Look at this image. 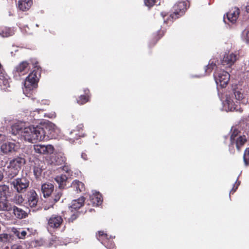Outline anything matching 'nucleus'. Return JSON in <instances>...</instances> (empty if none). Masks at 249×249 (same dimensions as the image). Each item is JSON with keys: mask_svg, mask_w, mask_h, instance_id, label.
Segmentation results:
<instances>
[{"mask_svg": "<svg viewBox=\"0 0 249 249\" xmlns=\"http://www.w3.org/2000/svg\"><path fill=\"white\" fill-rule=\"evenodd\" d=\"M16 235L19 239H24L27 234V232L25 231H17L15 232Z\"/></svg>", "mask_w": 249, "mask_h": 249, "instance_id": "obj_37", "label": "nucleus"}, {"mask_svg": "<svg viewBox=\"0 0 249 249\" xmlns=\"http://www.w3.org/2000/svg\"><path fill=\"white\" fill-rule=\"evenodd\" d=\"M62 193L61 191H55L53 194V200L51 202L53 206L55 203L58 201L61 197Z\"/></svg>", "mask_w": 249, "mask_h": 249, "instance_id": "obj_30", "label": "nucleus"}, {"mask_svg": "<svg viewBox=\"0 0 249 249\" xmlns=\"http://www.w3.org/2000/svg\"><path fill=\"white\" fill-rule=\"evenodd\" d=\"M32 0H18V8L23 11L28 10L32 5Z\"/></svg>", "mask_w": 249, "mask_h": 249, "instance_id": "obj_20", "label": "nucleus"}, {"mask_svg": "<svg viewBox=\"0 0 249 249\" xmlns=\"http://www.w3.org/2000/svg\"><path fill=\"white\" fill-rule=\"evenodd\" d=\"M9 187L5 184L0 185V194L3 196H6L9 193Z\"/></svg>", "mask_w": 249, "mask_h": 249, "instance_id": "obj_32", "label": "nucleus"}, {"mask_svg": "<svg viewBox=\"0 0 249 249\" xmlns=\"http://www.w3.org/2000/svg\"><path fill=\"white\" fill-rule=\"evenodd\" d=\"M38 201V195L34 190H31L30 192L29 196L28 197L29 205L31 207H35L36 206Z\"/></svg>", "mask_w": 249, "mask_h": 249, "instance_id": "obj_17", "label": "nucleus"}, {"mask_svg": "<svg viewBox=\"0 0 249 249\" xmlns=\"http://www.w3.org/2000/svg\"><path fill=\"white\" fill-rule=\"evenodd\" d=\"M68 179V177L65 175H60L57 176L54 180L58 184L60 188H64L66 186V182Z\"/></svg>", "mask_w": 249, "mask_h": 249, "instance_id": "obj_22", "label": "nucleus"}, {"mask_svg": "<svg viewBox=\"0 0 249 249\" xmlns=\"http://www.w3.org/2000/svg\"><path fill=\"white\" fill-rule=\"evenodd\" d=\"M240 184V181H239V182L236 181L235 184L233 185V187L232 189L230 191V194H231V193L233 194L236 191V190L237 189V188H238V186H239Z\"/></svg>", "mask_w": 249, "mask_h": 249, "instance_id": "obj_40", "label": "nucleus"}, {"mask_svg": "<svg viewBox=\"0 0 249 249\" xmlns=\"http://www.w3.org/2000/svg\"><path fill=\"white\" fill-rule=\"evenodd\" d=\"M240 132L238 130L235 129L233 130L230 137V145H233L234 144L235 140L238 138Z\"/></svg>", "mask_w": 249, "mask_h": 249, "instance_id": "obj_31", "label": "nucleus"}, {"mask_svg": "<svg viewBox=\"0 0 249 249\" xmlns=\"http://www.w3.org/2000/svg\"><path fill=\"white\" fill-rule=\"evenodd\" d=\"M3 137V135L2 134H0V138Z\"/></svg>", "mask_w": 249, "mask_h": 249, "instance_id": "obj_49", "label": "nucleus"}, {"mask_svg": "<svg viewBox=\"0 0 249 249\" xmlns=\"http://www.w3.org/2000/svg\"><path fill=\"white\" fill-rule=\"evenodd\" d=\"M34 149L35 153L40 155L51 154L54 151L53 146L50 144H35L34 145Z\"/></svg>", "mask_w": 249, "mask_h": 249, "instance_id": "obj_9", "label": "nucleus"}, {"mask_svg": "<svg viewBox=\"0 0 249 249\" xmlns=\"http://www.w3.org/2000/svg\"><path fill=\"white\" fill-rule=\"evenodd\" d=\"M13 206L7 199L0 200V211L10 212Z\"/></svg>", "mask_w": 249, "mask_h": 249, "instance_id": "obj_23", "label": "nucleus"}, {"mask_svg": "<svg viewBox=\"0 0 249 249\" xmlns=\"http://www.w3.org/2000/svg\"><path fill=\"white\" fill-rule=\"evenodd\" d=\"M243 160L246 166L249 165V148H247L244 153Z\"/></svg>", "mask_w": 249, "mask_h": 249, "instance_id": "obj_35", "label": "nucleus"}, {"mask_svg": "<svg viewBox=\"0 0 249 249\" xmlns=\"http://www.w3.org/2000/svg\"><path fill=\"white\" fill-rule=\"evenodd\" d=\"M247 142L246 137L245 135L239 136L235 140L234 144L236 145L237 150L240 151L241 147H242Z\"/></svg>", "mask_w": 249, "mask_h": 249, "instance_id": "obj_25", "label": "nucleus"}, {"mask_svg": "<svg viewBox=\"0 0 249 249\" xmlns=\"http://www.w3.org/2000/svg\"><path fill=\"white\" fill-rule=\"evenodd\" d=\"M71 214L70 217L68 218V222H73L79 216L80 214V213L78 211H73L72 212H71Z\"/></svg>", "mask_w": 249, "mask_h": 249, "instance_id": "obj_33", "label": "nucleus"}, {"mask_svg": "<svg viewBox=\"0 0 249 249\" xmlns=\"http://www.w3.org/2000/svg\"><path fill=\"white\" fill-rule=\"evenodd\" d=\"M216 67L215 64L213 63V62L210 63L207 66L206 71L207 72H210L212 70H213Z\"/></svg>", "mask_w": 249, "mask_h": 249, "instance_id": "obj_39", "label": "nucleus"}, {"mask_svg": "<svg viewBox=\"0 0 249 249\" xmlns=\"http://www.w3.org/2000/svg\"><path fill=\"white\" fill-rule=\"evenodd\" d=\"M219 98L225 107L228 110L232 111L236 108V104L242 103L247 104L248 99L245 97V94H219Z\"/></svg>", "mask_w": 249, "mask_h": 249, "instance_id": "obj_2", "label": "nucleus"}, {"mask_svg": "<svg viewBox=\"0 0 249 249\" xmlns=\"http://www.w3.org/2000/svg\"><path fill=\"white\" fill-rule=\"evenodd\" d=\"M214 78L217 87H225L230 80V74L225 71H221L214 74Z\"/></svg>", "mask_w": 249, "mask_h": 249, "instance_id": "obj_8", "label": "nucleus"}, {"mask_svg": "<svg viewBox=\"0 0 249 249\" xmlns=\"http://www.w3.org/2000/svg\"><path fill=\"white\" fill-rule=\"evenodd\" d=\"M42 169L39 166L34 167L33 173L36 178H39L42 174Z\"/></svg>", "mask_w": 249, "mask_h": 249, "instance_id": "obj_34", "label": "nucleus"}, {"mask_svg": "<svg viewBox=\"0 0 249 249\" xmlns=\"http://www.w3.org/2000/svg\"><path fill=\"white\" fill-rule=\"evenodd\" d=\"M237 59V55L234 53L225 54L222 60V64L226 67L231 66Z\"/></svg>", "mask_w": 249, "mask_h": 249, "instance_id": "obj_10", "label": "nucleus"}, {"mask_svg": "<svg viewBox=\"0 0 249 249\" xmlns=\"http://www.w3.org/2000/svg\"><path fill=\"white\" fill-rule=\"evenodd\" d=\"M189 7L188 1H180L178 2L174 6V13L171 15L172 18H177L182 16L187 9Z\"/></svg>", "mask_w": 249, "mask_h": 249, "instance_id": "obj_6", "label": "nucleus"}, {"mask_svg": "<svg viewBox=\"0 0 249 249\" xmlns=\"http://www.w3.org/2000/svg\"><path fill=\"white\" fill-rule=\"evenodd\" d=\"M15 32L13 29L8 27H3L0 30V36L2 37H8L13 35Z\"/></svg>", "mask_w": 249, "mask_h": 249, "instance_id": "obj_27", "label": "nucleus"}, {"mask_svg": "<svg viewBox=\"0 0 249 249\" xmlns=\"http://www.w3.org/2000/svg\"><path fill=\"white\" fill-rule=\"evenodd\" d=\"M40 74V71L37 68L28 75L24 80V91L30 92L37 88Z\"/></svg>", "mask_w": 249, "mask_h": 249, "instance_id": "obj_3", "label": "nucleus"}, {"mask_svg": "<svg viewBox=\"0 0 249 249\" xmlns=\"http://www.w3.org/2000/svg\"><path fill=\"white\" fill-rule=\"evenodd\" d=\"M15 144L11 142L3 143L0 147L1 151L4 154H7L15 150Z\"/></svg>", "mask_w": 249, "mask_h": 249, "instance_id": "obj_19", "label": "nucleus"}, {"mask_svg": "<svg viewBox=\"0 0 249 249\" xmlns=\"http://www.w3.org/2000/svg\"><path fill=\"white\" fill-rule=\"evenodd\" d=\"M62 170L69 174L71 172V169L68 166L65 165L63 166Z\"/></svg>", "mask_w": 249, "mask_h": 249, "instance_id": "obj_42", "label": "nucleus"}, {"mask_svg": "<svg viewBox=\"0 0 249 249\" xmlns=\"http://www.w3.org/2000/svg\"><path fill=\"white\" fill-rule=\"evenodd\" d=\"M84 126L83 124H80L77 126V127L74 129L76 130H79L80 131L83 132V128Z\"/></svg>", "mask_w": 249, "mask_h": 249, "instance_id": "obj_44", "label": "nucleus"}, {"mask_svg": "<svg viewBox=\"0 0 249 249\" xmlns=\"http://www.w3.org/2000/svg\"><path fill=\"white\" fill-rule=\"evenodd\" d=\"M13 201L17 204H21L23 203L24 199L21 195H16L13 198Z\"/></svg>", "mask_w": 249, "mask_h": 249, "instance_id": "obj_36", "label": "nucleus"}, {"mask_svg": "<svg viewBox=\"0 0 249 249\" xmlns=\"http://www.w3.org/2000/svg\"><path fill=\"white\" fill-rule=\"evenodd\" d=\"M47 138H48V136H47V138H46V137H45V139H47Z\"/></svg>", "mask_w": 249, "mask_h": 249, "instance_id": "obj_51", "label": "nucleus"}, {"mask_svg": "<svg viewBox=\"0 0 249 249\" xmlns=\"http://www.w3.org/2000/svg\"><path fill=\"white\" fill-rule=\"evenodd\" d=\"M239 15V9L237 8H234L227 14V17L229 21L234 23Z\"/></svg>", "mask_w": 249, "mask_h": 249, "instance_id": "obj_16", "label": "nucleus"}, {"mask_svg": "<svg viewBox=\"0 0 249 249\" xmlns=\"http://www.w3.org/2000/svg\"><path fill=\"white\" fill-rule=\"evenodd\" d=\"M4 171L5 172L6 178L12 180L18 175L19 172L16 168L10 166L9 164L4 170Z\"/></svg>", "mask_w": 249, "mask_h": 249, "instance_id": "obj_15", "label": "nucleus"}, {"mask_svg": "<svg viewBox=\"0 0 249 249\" xmlns=\"http://www.w3.org/2000/svg\"><path fill=\"white\" fill-rule=\"evenodd\" d=\"M11 249H23V247L20 245L14 244L11 246Z\"/></svg>", "mask_w": 249, "mask_h": 249, "instance_id": "obj_43", "label": "nucleus"}, {"mask_svg": "<svg viewBox=\"0 0 249 249\" xmlns=\"http://www.w3.org/2000/svg\"><path fill=\"white\" fill-rule=\"evenodd\" d=\"M97 239L104 245L107 249H116L114 242L112 239L108 237V235L104 231H99L96 234Z\"/></svg>", "mask_w": 249, "mask_h": 249, "instance_id": "obj_7", "label": "nucleus"}, {"mask_svg": "<svg viewBox=\"0 0 249 249\" xmlns=\"http://www.w3.org/2000/svg\"><path fill=\"white\" fill-rule=\"evenodd\" d=\"M85 201V198L81 196L77 199L72 200L71 205L70 207L71 212L73 211H78V210L84 206Z\"/></svg>", "mask_w": 249, "mask_h": 249, "instance_id": "obj_14", "label": "nucleus"}, {"mask_svg": "<svg viewBox=\"0 0 249 249\" xmlns=\"http://www.w3.org/2000/svg\"><path fill=\"white\" fill-rule=\"evenodd\" d=\"M89 97L88 94H81L77 99V103L79 105H83L89 101Z\"/></svg>", "mask_w": 249, "mask_h": 249, "instance_id": "obj_29", "label": "nucleus"}, {"mask_svg": "<svg viewBox=\"0 0 249 249\" xmlns=\"http://www.w3.org/2000/svg\"><path fill=\"white\" fill-rule=\"evenodd\" d=\"M0 86L3 89H5L9 87L8 76L1 71H0Z\"/></svg>", "mask_w": 249, "mask_h": 249, "instance_id": "obj_18", "label": "nucleus"}, {"mask_svg": "<svg viewBox=\"0 0 249 249\" xmlns=\"http://www.w3.org/2000/svg\"><path fill=\"white\" fill-rule=\"evenodd\" d=\"M12 211L15 216L18 219H21L27 216V213L23 210L15 206H13Z\"/></svg>", "mask_w": 249, "mask_h": 249, "instance_id": "obj_21", "label": "nucleus"}, {"mask_svg": "<svg viewBox=\"0 0 249 249\" xmlns=\"http://www.w3.org/2000/svg\"><path fill=\"white\" fill-rule=\"evenodd\" d=\"M10 185L18 193H25L28 188L30 185V180L28 178L22 176L13 179L11 181H8Z\"/></svg>", "mask_w": 249, "mask_h": 249, "instance_id": "obj_4", "label": "nucleus"}, {"mask_svg": "<svg viewBox=\"0 0 249 249\" xmlns=\"http://www.w3.org/2000/svg\"><path fill=\"white\" fill-rule=\"evenodd\" d=\"M81 157L82 158H83L84 160H87V156L86 154L85 153H82V155H81Z\"/></svg>", "mask_w": 249, "mask_h": 249, "instance_id": "obj_45", "label": "nucleus"}, {"mask_svg": "<svg viewBox=\"0 0 249 249\" xmlns=\"http://www.w3.org/2000/svg\"><path fill=\"white\" fill-rule=\"evenodd\" d=\"M46 134L45 130L42 126H30L24 128L22 136L25 141L34 143L37 141L44 140L46 137Z\"/></svg>", "mask_w": 249, "mask_h": 249, "instance_id": "obj_1", "label": "nucleus"}, {"mask_svg": "<svg viewBox=\"0 0 249 249\" xmlns=\"http://www.w3.org/2000/svg\"><path fill=\"white\" fill-rule=\"evenodd\" d=\"M243 38L247 42H249V30H244L243 32Z\"/></svg>", "mask_w": 249, "mask_h": 249, "instance_id": "obj_38", "label": "nucleus"}, {"mask_svg": "<svg viewBox=\"0 0 249 249\" xmlns=\"http://www.w3.org/2000/svg\"><path fill=\"white\" fill-rule=\"evenodd\" d=\"M246 9V11L248 13H249V4L247 5Z\"/></svg>", "mask_w": 249, "mask_h": 249, "instance_id": "obj_47", "label": "nucleus"}, {"mask_svg": "<svg viewBox=\"0 0 249 249\" xmlns=\"http://www.w3.org/2000/svg\"><path fill=\"white\" fill-rule=\"evenodd\" d=\"M155 0H144L146 6L148 7L152 6L155 3Z\"/></svg>", "mask_w": 249, "mask_h": 249, "instance_id": "obj_41", "label": "nucleus"}, {"mask_svg": "<svg viewBox=\"0 0 249 249\" xmlns=\"http://www.w3.org/2000/svg\"><path fill=\"white\" fill-rule=\"evenodd\" d=\"M90 198L93 205L99 206L102 204V197L100 193L93 194L90 196Z\"/></svg>", "mask_w": 249, "mask_h": 249, "instance_id": "obj_26", "label": "nucleus"}, {"mask_svg": "<svg viewBox=\"0 0 249 249\" xmlns=\"http://www.w3.org/2000/svg\"><path fill=\"white\" fill-rule=\"evenodd\" d=\"M29 64L26 61H23L15 68L16 72L19 75H25L29 70Z\"/></svg>", "mask_w": 249, "mask_h": 249, "instance_id": "obj_13", "label": "nucleus"}, {"mask_svg": "<svg viewBox=\"0 0 249 249\" xmlns=\"http://www.w3.org/2000/svg\"><path fill=\"white\" fill-rule=\"evenodd\" d=\"M63 161H64V160H62L61 162H60V161L57 162V161H56V162L57 164H61L62 163V162H63Z\"/></svg>", "mask_w": 249, "mask_h": 249, "instance_id": "obj_48", "label": "nucleus"}, {"mask_svg": "<svg viewBox=\"0 0 249 249\" xmlns=\"http://www.w3.org/2000/svg\"><path fill=\"white\" fill-rule=\"evenodd\" d=\"M47 228L53 230L59 229L63 223L62 216L56 214H53L47 218Z\"/></svg>", "mask_w": 249, "mask_h": 249, "instance_id": "obj_5", "label": "nucleus"}, {"mask_svg": "<svg viewBox=\"0 0 249 249\" xmlns=\"http://www.w3.org/2000/svg\"><path fill=\"white\" fill-rule=\"evenodd\" d=\"M70 135L71 139L78 140L81 137H84V133L79 130L73 129L70 132Z\"/></svg>", "mask_w": 249, "mask_h": 249, "instance_id": "obj_28", "label": "nucleus"}, {"mask_svg": "<svg viewBox=\"0 0 249 249\" xmlns=\"http://www.w3.org/2000/svg\"><path fill=\"white\" fill-rule=\"evenodd\" d=\"M47 138H48V136H47V138H46V137H45V139H47Z\"/></svg>", "mask_w": 249, "mask_h": 249, "instance_id": "obj_50", "label": "nucleus"}, {"mask_svg": "<svg viewBox=\"0 0 249 249\" xmlns=\"http://www.w3.org/2000/svg\"><path fill=\"white\" fill-rule=\"evenodd\" d=\"M41 191L44 197H50L54 191V185L51 183H45L42 184Z\"/></svg>", "mask_w": 249, "mask_h": 249, "instance_id": "obj_11", "label": "nucleus"}, {"mask_svg": "<svg viewBox=\"0 0 249 249\" xmlns=\"http://www.w3.org/2000/svg\"><path fill=\"white\" fill-rule=\"evenodd\" d=\"M25 163L26 160L24 158L17 157L11 160L9 164L19 171L21 169V167L24 165Z\"/></svg>", "mask_w": 249, "mask_h": 249, "instance_id": "obj_12", "label": "nucleus"}, {"mask_svg": "<svg viewBox=\"0 0 249 249\" xmlns=\"http://www.w3.org/2000/svg\"><path fill=\"white\" fill-rule=\"evenodd\" d=\"M71 187L77 193L82 192L85 190L84 184L78 180L73 181L71 183Z\"/></svg>", "mask_w": 249, "mask_h": 249, "instance_id": "obj_24", "label": "nucleus"}, {"mask_svg": "<svg viewBox=\"0 0 249 249\" xmlns=\"http://www.w3.org/2000/svg\"><path fill=\"white\" fill-rule=\"evenodd\" d=\"M3 178V174L1 171H0V181H1L2 180Z\"/></svg>", "mask_w": 249, "mask_h": 249, "instance_id": "obj_46", "label": "nucleus"}]
</instances>
